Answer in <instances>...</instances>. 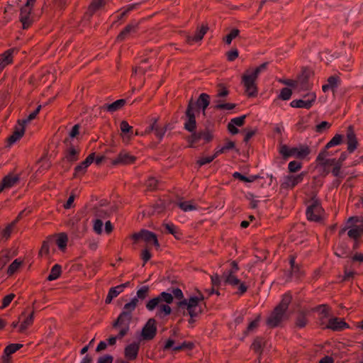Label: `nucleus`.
Masks as SVG:
<instances>
[{"instance_id": "f257e3e1", "label": "nucleus", "mask_w": 363, "mask_h": 363, "mask_svg": "<svg viewBox=\"0 0 363 363\" xmlns=\"http://www.w3.org/2000/svg\"><path fill=\"white\" fill-rule=\"evenodd\" d=\"M170 292L163 291L157 296L150 299L145 305L147 311H152L157 308V315L164 317L172 313V309L169 304L173 302L174 298L183 300L184 295L182 290L179 288H172Z\"/></svg>"}, {"instance_id": "f03ea898", "label": "nucleus", "mask_w": 363, "mask_h": 363, "mask_svg": "<svg viewBox=\"0 0 363 363\" xmlns=\"http://www.w3.org/2000/svg\"><path fill=\"white\" fill-rule=\"evenodd\" d=\"M204 298V296L199 291L197 296H191L189 299L184 298L177 303L179 311H182L184 315H189L190 316L189 320L190 324L195 322L194 318L203 313V308L200 303Z\"/></svg>"}, {"instance_id": "7ed1b4c3", "label": "nucleus", "mask_w": 363, "mask_h": 363, "mask_svg": "<svg viewBox=\"0 0 363 363\" xmlns=\"http://www.w3.org/2000/svg\"><path fill=\"white\" fill-rule=\"evenodd\" d=\"M291 296L284 294L280 303L270 313L266 320V324L269 328L279 327L289 318L288 308L291 301Z\"/></svg>"}, {"instance_id": "20e7f679", "label": "nucleus", "mask_w": 363, "mask_h": 363, "mask_svg": "<svg viewBox=\"0 0 363 363\" xmlns=\"http://www.w3.org/2000/svg\"><path fill=\"white\" fill-rule=\"evenodd\" d=\"M133 309L124 305L122 312L117 319L113 322L112 327L118 330V337L121 340L128 335L130 330V324L133 320Z\"/></svg>"}, {"instance_id": "39448f33", "label": "nucleus", "mask_w": 363, "mask_h": 363, "mask_svg": "<svg viewBox=\"0 0 363 363\" xmlns=\"http://www.w3.org/2000/svg\"><path fill=\"white\" fill-rule=\"evenodd\" d=\"M191 135L186 138L189 147H194V145L201 140H203V144L210 143L214 138L213 130L210 129L208 125H205V128L196 131L190 132Z\"/></svg>"}, {"instance_id": "423d86ee", "label": "nucleus", "mask_w": 363, "mask_h": 363, "mask_svg": "<svg viewBox=\"0 0 363 363\" xmlns=\"http://www.w3.org/2000/svg\"><path fill=\"white\" fill-rule=\"evenodd\" d=\"M279 153L284 160L294 156L297 159L303 160L310 153L311 149L307 145H299L298 147H289L286 145H282L279 149Z\"/></svg>"}, {"instance_id": "0eeeda50", "label": "nucleus", "mask_w": 363, "mask_h": 363, "mask_svg": "<svg viewBox=\"0 0 363 363\" xmlns=\"http://www.w3.org/2000/svg\"><path fill=\"white\" fill-rule=\"evenodd\" d=\"M35 3L36 0H27L26 4L20 9L19 21L22 23L23 29L30 28L34 21L31 13Z\"/></svg>"}, {"instance_id": "6e6552de", "label": "nucleus", "mask_w": 363, "mask_h": 363, "mask_svg": "<svg viewBox=\"0 0 363 363\" xmlns=\"http://www.w3.org/2000/svg\"><path fill=\"white\" fill-rule=\"evenodd\" d=\"M311 201V203L306 209V213L307 218L311 221H320L321 219V213L323 212L321 203L316 196H313Z\"/></svg>"}, {"instance_id": "1a4fd4ad", "label": "nucleus", "mask_w": 363, "mask_h": 363, "mask_svg": "<svg viewBox=\"0 0 363 363\" xmlns=\"http://www.w3.org/2000/svg\"><path fill=\"white\" fill-rule=\"evenodd\" d=\"M130 238L134 240L135 243L142 240L147 245H153L156 248L160 247L157 235L151 231L141 230L140 232L131 235Z\"/></svg>"}, {"instance_id": "9d476101", "label": "nucleus", "mask_w": 363, "mask_h": 363, "mask_svg": "<svg viewBox=\"0 0 363 363\" xmlns=\"http://www.w3.org/2000/svg\"><path fill=\"white\" fill-rule=\"evenodd\" d=\"M195 109H194V100L191 98L189 102L185 111L186 121L184 124V128L188 132H193L196 129V120L195 116Z\"/></svg>"}, {"instance_id": "9b49d317", "label": "nucleus", "mask_w": 363, "mask_h": 363, "mask_svg": "<svg viewBox=\"0 0 363 363\" xmlns=\"http://www.w3.org/2000/svg\"><path fill=\"white\" fill-rule=\"evenodd\" d=\"M222 278L224 279L225 284L233 286H238V291L237 294L241 295L247 291V286L244 282H241L240 280L235 277V273L229 272H224L222 275Z\"/></svg>"}, {"instance_id": "f8f14e48", "label": "nucleus", "mask_w": 363, "mask_h": 363, "mask_svg": "<svg viewBox=\"0 0 363 363\" xmlns=\"http://www.w3.org/2000/svg\"><path fill=\"white\" fill-rule=\"evenodd\" d=\"M157 333L156 320L154 318L147 320L141 330L140 337L143 340H152Z\"/></svg>"}, {"instance_id": "ddd939ff", "label": "nucleus", "mask_w": 363, "mask_h": 363, "mask_svg": "<svg viewBox=\"0 0 363 363\" xmlns=\"http://www.w3.org/2000/svg\"><path fill=\"white\" fill-rule=\"evenodd\" d=\"M306 175V172H302L297 175L289 174L284 177V182L281 184V188L283 189H292L298 184L301 183L304 177Z\"/></svg>"}, {"instance_id": "4468645a", "label": "nucleus", "mask_w": 363, "mask_h": 363, "mask_svg": "<svg viewBox=\"0 0 363 363\" xmlns=\"http://www.w3.org/2000/svg\"><path fill=\"white\" fill-rule=\"evenodd\" d=\"M257 79L245 73L242 77V84L245 88V93L248 97H256L258 94V88L255 83Z\"/></svg>"}, {"instance_id": "2eb2a0df", "label": "nucleus", "mask_w": 363, "mask_h": 363, "mask_svg": "<svg viewBox=\"0 0 363 363\" xmlns=\"http://www.w3.org/2000/svg\"><path fill=\"white\" fill-rule=\"evenodd\" d=\"M150 288L147 286H143L136 292V296L133 298L128 303L125 305L129 308L135 310L140 301H143L149 296Z\"/></svg>"}, {"instance_id": "dca6fc26", "label": "nucleus", "mask_w": 363, "mask_h": 363, "mask_svg": "<svg viewBox=\"0 0 363 363\" xmlns=\"http://www.w3.org/2000/svg\"><path fill=\"white\" fill-rule=\"evenodd\" d=\"M306 99H295L291 101L290 106L293 108L310 109L316 99L315 93H309L303 96Z\"/></svg>"}, {"instance_id": "f3484780", "label": "nucleus", "mask_w": 363, "mask_h": 363, "mask_svg": "<svg viewBox=\"0 0 363 363\" xmlns=\"http://www.w3.org/2000/svg\"><path fill=\"white\" fill-rule=\"evenodd\" d=\"M139 30V23L132 21L128 23L117 35L116 41L123 42L131 34L136 33Z\"/></svg>"}, {"instance_id": "a211bd4d", "label": "nucleus", "mask_w": 363, "mask_h": 363, "mask_svg": "<svg viewBox=\"0 0 363 363\" xmlns=\"http://www.w3.org/2000/svg\"><path fill=\"white\" fill-rule=\"evenodd\" d=\"M136 159L135 156L127 152L122 151L111 161V164L113 166L131 164L135 163Z\"/></svg>"}, {"instance_id": "6ab92c4d", "label": "nucleus", "mask_w": 363, "mask_h": 363, "mask_svg": "<svg viewBox=\"0 0 363 363\" xmlns=\"http://www.w3.org/2000/svg\"><path fill=\"white\" fill-rule=\"evenodd\" d=\"M96 153L91 152L87 157L74 167L73 177H78L79 174L84 175L86 172L87 167L94 162Z\"/></svg>"}, {"instance_id": "aec40b11", "label": "nucleus", "mask_w": 363, "mask_h": 363, "mask_svg": "<svg viewBox=\"0 0 363 363\" xmlns=\"http://www.w3.org/2000/svg\"><path fill=\"white\" fill-rule=\"evenodd\" d=\"M210 104V96L208 94L202 93L199 95L196 101H194V109L195 111L199 112L200 109L202 110L203 116L206 115V110Z\"/></svg>"}, {"instance_id": "412c9836", "label": "nucleus", "mask_w": 363, "mask_h": 363, "mask_svg": "<svg viewBox=\"0 0 363 363\" xmlns=\"http://www.w3.org/2000/svg\"><path fill=\"white\" fill-rule=\"evenodd\" d=\"M80 153L79 148H66L64 150V157L60 161V164H64L65 162L72 164L79 160Z\"/></svg>"}, {"instance_id": "4be33fe9", "label": "nucleus", "mask_w": 363, "mask_h": 363, "mask_svg": "<svg viewBox=\"0 0 363 363\" xmlns=\"http://www.w3.org/2000/svg\"><path fill=\"white\" fill-rule=\"evenodd\" d=\"M347 151L352 153L357 147L358 141L352 125H349L347 129Z\"/></svg>"}, {"instance_id": "5701e85b", "label": "nucleus", "mask_w": 363, "mask_h": 363, "mask_svg": "<svg viewBox=\"0 0 363 363\" xmlns=\"http://www.w3.org/2000/svg\"><path fill=\"white\" fill-rule=\"evenodd\" d=\"M18 123L19 126H15L12 135H10L6 140L9 146L19 140L24 135L25 125L21 122V120L18 121Z\"/></svg>"}, {"instance_id": "b1692460", "label": "nucleus", "mask_w": 363, "mask_h": 363, "mask_svg": "<svg viewBox=\"0 0 363 363\" xmlns=\"http://www.w3.org/2000/svg\"><path fill=\"white\" fill-rule=\"evenodd\" d=\"M329 155V152L325 149H323L319 152L318 155L316 158V162L318 164L324 167L328 166L335 165L337 162L335 158L333 159H326V157Z\"/></svg>"}, {"instance_id": "393cba45", "label": "nucleus", "mask_w": 363, "mask_h": 363, "mask_svg": "<svg viewBox=\"0 0 363 363\" xmlns=\"http://www.w3.org/2000/svg\"><path fill=\"white\" fill-rule=\"evenodd\" d=\"M173 203L172 200L168 197L164 199H159L156 201L155 203L152 206V213H160L164 211L167 208H169L171 204Z\"/></svg>"}, {"instance_id": "a878e982", "label": "nucleus", "mask_w": 363, "mask_h": 363, "mask_svg": "<svg viewBox=\"0 0 363 363\" xmlns=\"http://www.w3.org/2000/svg\"><path fill=\"white\" fill-rule=\"evenodd\" d=\"M125 104L126 100L124 99H121L115 101L111 104H104L100 107V109L113 113L121 109L125 105Z\"/></svg>"}, {"instance_id": "bb28decb", "label": "nucleus", "mask_w": 363, "mask_h": 363, "mask_svg": "<svg viewBox=\"0 0 363 363\" xmlns=\"http://www.w3.org/2000/svg\"><path fill=\"white\" fill-rule=\"evenodd\" d=\"M208 30V26L207 24L202 25L199 29H197L195 32V34L193 36H188L186 38V42L189 44H192L194 43L199 42L201 40L204 36V35Z\"/></svg>"}, {"instance_id": "cd10ccee", "label": "nucleus", "mask_w": 363, "mask_h": 363, "mask_svg": "<svg viewBox=\"0 0 363 363\" xmlns=\"http://www.w3.org/2000/svg\"><path fill=\"white\" fill-rule=\"evenodd\" d=\"M140 345L139 343L133 342L125 347V357L128 360H134L137 358Z\"/></svg>"}, {"instance_id": "c85d7f7f", "label": "nucleus", "mask_w": 363, "mask_h": 363, "mask_svg": "<svg viewBox=\"0 0 363 363\" xmlns=\"http://www.w3.org/2000/svg\"><path fill=\"white\" fill-rule=\"evenodd\" d=\"M16 51L15 48L6 50L3 54L0 55V72L5 67L13 62V54Z\"/></svg>"}, {"instance_id": "c756f323", "label": "nucleus", "mask_w": 363, "mask_h": 363, "mask_svg": "<svg viewBox=\"0 0 363 363\" xmlns=\"http://www.w3.org/2000/svg\"><path fill=\"white\" fill-rule=\"evenodd\" d=\"M105 4V0H93L89 4L86 12L84 13V17H88L89 19L94 13L101 9Z\"/></svg>"}, {"instance_id": "7c9ffc66", "label": "nucleus", "mask_w": 363, "mask_h": 363, "mask_svg": "<svg viewBox=\"0 0 363 363\" xmlns=\"http://www.w3.org/2000/svg\"><path fill=\"white\" fill-rule=\"evenodd\" d=\"M326 328L333 330H340L344 328H349V325L343 320L333 318L329 320Z\"/></svg>"}, {"instance_id": "2f4dec72", "label": "nucleus", "mask_w": 363, "mask_h": 363, "mask_svg": "<svg viewBox=\"0 0 363 363\" xmlns=\"http://www.w3.org/2000/svg\"><path fill=\"white\" fill-rule=\"evenodd\" d=\"M20 181V177L18 174L14 175L13 173H9L5 176L1 182L6 189L11 188L15 186Z\"/></svg>"}, {"instance_id": "473e14b6", "label": "nucleus", "mask_w": 363, "mask_h": 363, "mask_svg": "<svg viewBox=\"0 0 363 363\" xmlns=\"http://www.w3.org/2000/svg\"><path fill=\"white\" fill-rule=\"evenodd\" d=\"M159 120V118H152L151 121H153V124L155 128H154L153 131H155V136L159 139L160 141H161L168 128L169 123H167L163 127H160L157 124V121Z\"/></svg>"}, {"instance_id": "72a5a7b5", "label": "nucleus", "mask_w": 363, "mask_h": 363, "mask_svg": "<svg viewBox=\"0 0 363 363\" xmlns=\"http://www.w3.org/2000/svg\"><path fill=\"white\" fill-rule=\"evenodd\" d=\"M55 242L61 251H65L68 242V236L65 233H60L55 235Z\"/></svg>"}, {"instance_id": "f704fd0d", "label": "nucleus", "mask_w": 363, "mask_h": 363, "mask_svg": "<svg viewBox=\"0 0 363 363\" xmlns=\"http://www.w3.org/2000/svg\"><path fill=\"white\" fill-rule=\"evenodd\" d=\"M21 322L19 326V332L23 333L28 327L32 325L34 320V310H33Z\"/></svg>"}, {"instance_id": "c9c22d12", "label": "nucleus", "mask_w": 363, "mask_h": 363, "mask_svg": "<svg viewBox=\"0 0 363 363\" xmlns=\"http://www.w3.org/2000/svg\"><path fill=\"white\" fill-rule=\"evenodd\" d=\"M173 204L179 206L184 212L194 211L197 209V205L194 204L191 201H181V202H173Z\"/></svg>"}, {"instance_id": "e433bc0d", "label": "nucleus", "mask_w": 363, "mask_h": 363, "mask_svg": "<svg viewBox=\"0 0 363 363\" xmlns=\"http://www.w3.org/2000/svg\"><path fill=\"white\" fill-rule=\"evenodd\" d=\"M313 72L308 67H303L301 74L298 76V79L302 86L306 85L311 74Z\"/></svg>"}, {"instance_id": "4c0bfd02", "label": "nucleus", "mask_w": 363, "mask_h": 363, "mask_svg": "<svg viewBox=\"0 0 363 363\" xmlns=\"http://www.w3.org/2000/svg\"><path fill=\"white\" fill-rule=\"evenodd\" d=\"M345 227H363V217L352 216L349 218Z\"/></svg>"}, {"instance_id": "58836bf2", "label": "nucleus", "mask_w": 363, "mask_h": 363, "mask_svg": "<svg viewBox=\"0 0 363 363\" xmlns=\"http://www.w3.org/2000/svg\"><path fill=\"white\" fill-rule=\"evenodd\" d=\"M62 273V267L60 264H55L51 269L50 274L48 277V281H53L60 277Z\"/></svg>"}, {"instance_id": "ea45409f", "label": "nucleus", "mask_w": 363, "mask_h": 363, "mask_svg": "<svg viewBox=\"0 0 363 363\" xmlns=\"http://www.w3.org/2000/svg\"><path fill=\"white\" fill-rule=\"evenodd\" d=\"M119 288L118 286L115 287H112L109 289L106 298L105 300L106 303L109 304L112 301L113 298L117 297L123 291L121 289H118Z\"/></svg>"}, {"instance_id": "a19ab883", "label": "nucleus", "mask_w": 363, "mask_h": 363, "mask_svg": "<svg viewBox=\"0 0 363 363\" xmlns=\"http://www.w3.org/2000/svg\"><path fill=\"white\" fill-rule=\"evenodd\" d=\"M120 128L122 133L127 135L128 138L133 135V127L130 125L126 121H122L121 122Z\"/></svg>"}, {"instance_id": "79ce46f5", "label": "nucleus", "mask_w": 363, "mask_h": 363, "mask_svg": "<svg viewBox=\"0 0 363 363\" xmlns=\"http://www.w3.org/2000/svg\"><path fill=\"white\" fill-rule=\"evenodd\" d=\"M343 135L340 134H336L335 136L326 144L323 149L328 150V149L335 146L339 145L342 143Z\"/></svg>"}, {"instance_id": "37998d69", "label": "nucleus", "mask_w": 363, "mask_h": 363, "mask_svg": "<svg viewBox=\"0 0 363 363\" xmlns=\"http://www.w3.org/2000/svg\"><path fill=\"white\" fill-rule=\"evenodd\" d=\"M23 262L19 259H15L9 267L7 269V274L9 276L13 275L14 273L17 272L19 267L22 265Z\"/></svg>"}, {"instance_id": "c03bdc74", "label": "nucleus", "mask_w": 363, "mask_h": 363, "mask_svg": "<svg viewBox=\"0 0 363 363\" xmlns=\"http://www.w3.org/2000/svg\"><path fill=\"white\" fill-rule=\"evenodd\" d=\"M240 34V30L238 28H233L230 30V32L225 37L223 38V41L227 45H230L231 42L233 39L237 38Z\"/></svg>"}, {"instance_id": "a18cd8bd", "label": "nucleus", "mask_w": 363, "mask_h": 363, "mask_svg": "<svg viewBox=\"0 0 363 363\" xmlns=\"http://www.w3.org/2000/svg\"><path fill=\"white\" fill-rule=\"evenodd\" d=\"M22 347V344L12 343L6 347L4 353L10 356L11 354H13L14 352H16L17 350H20Z\"/></svg>"}, {"instance_id": "49530a36", "label": "nucleus", "mask_w": 363, "mask_h": 363, "mask_svg": "<svg viewBox=\"0 0 363 363\" xmlns=\"http://www.w3.org/2000/svg\"><path fill=\"white\" fill-rule=\"evenodd\" d=\"M268 64V62H263L259 66L257 67L251 74L247 75L257 79L261 72L267 69Z\"/></svg>"}, {"instance_id": "de8ad7c7", "label": "nucleus", "mask_w": 363, "mask_h": 363, "mask_svg": "<svg viewBox=\"0 0 363 363\" xmlns=\"http://www.w3.org/2000/svg\"><path fill=\"white\" fill-rule=\"evenodd\" d=\"M327 82H328V86L331 88L333 91H334L335 89L337 88V86L340 82V79L337 75H332L328 77Z\"/></svg>"}, {"instance_id": "09e8293b", "label": "nucleus", "mask_w": 363, "mask_h": 363, "mask_svg": "<svg viewBox=\"0 0 363 363\" xmlns=\"http://www.w3.org/2000/svg\"><path fill=\"white\" fill-rule=\"evenodd\" d=\"M217 104L214 106L216 110H232L236 107L235 104L233 103H221L220 101H217Z\"/></svg>"}, {"instance_id": "8fccbe9b", "label": "nucleus", "mask_w": 363, "mask_h": 363, "mask_svg": "<svg viewBox=\"0 0 363 363\" xmlns=\"http://www.w3.org/2000/svg\"><path fill=\"white\" fill-rule=\"evenodd\" d=\"M224 140L225 143L223 146L221 147L224 153H226L231 150H235L237 152H239V150L235 147V143L234 141H232L228 138H225Z\"/></svg>"}, {"instance_id": "3c124183", "label": "nucleus", "mask_w": 363, "mask_h": 363, "mask_svg": "<svg viewBox=\"0 0 363 363\" xmlns=\"http://www.w3.org/2000/svg\"><path fill=\"white\" fill-rule=\"evenodd\" d=\"M292 95V90L288 87H284L281 89L280 94L278 96L279 99L283 101L289 100Z\"/></svg>"}, {"instance_id": "603ef678", "label": "nucleus", "mask_w": 363, "mask_h": 363, "mask_svg": "<svg viewBox=\"0 0 363 363\" xmlns=\"http://www.w3.org/2000/svg\"><path fill=\"white\" fill-rule=\"evenodd\" d=\"M159 181L154 177H150L145 182L147 190L155 191L157 189Z\"/></svg>"}, {"instance_id": "864d4df0", "label": "nucleus", "mask_w": 363, "mask_h": 363, "mask_svg": "<svg viewBox=\"0 0 363 363\" xmlns=\"http://www.w3.org/2000/svg\"><path fill=\"white\" fill-rule=\"evenodd\" d=\"M218 87V93L216 94V97L222 98L227 96L229 94V90L227 89L224 84H218L217 85Z\"/></svg>"}, {"instance_id": "5fc2aeb1", "label": "nucleus", "mask_w": 363, "mask_h": 363, "mask_svg": "<svg viewBox=\"0 0 363 363\" xmlns=\"http://www.w3.org/2000/svg\"><path fill=\"white\" fill-rule=\"evenodd\" d=\"M302 167V163L297 161H291L288 164L289 172L291 173H294L300 170Z\"/></svg>"}, {"instance_id": "6e6d98bb", "label": "nucleus", "mask_w": 363, "mask_h": 363, "mask_svg": "<svg viewBox=\"0 0 363 363\" xmlns=\"http://www.w3.org/2000/svg\"><path fill=\"white\" fill-rule=\"evenodd\" d=\"M94 216L104 221L109 217V213L101 208H96Z\"/></svg>"}, {"instance_id": "4d7b16f0", "label": "nucleus", "mask_w": 363, "mask_h": 363, "mask_svg": "<svg viewBox=\"0 0 363 363\" xmlns=\"http://www.w3.org/2000/svg\"><path fill=\"white\" fill-rule=\"evenodd\" d=\"M347 234L350 238L356 240L363 235V228H350Z\"/></svg>"}, {"instance_id": "13d9d810", "label": "nucleus", "mask_w": 363, "mask_h": 363, "mask_svg": "<svg viewBox=\"0 0 363 363\" xmlns=\"http://www.w3.org/2000/svg\"><path fill=\"white\" fill-rule=\"evenodd\" d=\"M331 127V123L328 121H322L320 123L315 125V130L317 133H322L325 130L329 129Z\"/></svg>"}, {"instance_id": "bf43d9fd", "label": "nucleus", "mask_w": 363, "mask_h": 363, "mask_svg": "<svg viewBox=\"0 0 363 363\" xmlns=\"http://www.w3.org/2000/svg\"><path fill=\"white\" fill-rule=\"evenodd\" d=\"M41 108V105L38 106L35 110L30 113L26 119L22 120L21 122L25 125L26 123L30 122V121L35 119L37 115L39 113Z\"/></svg>"}, {"instance_id": "052dcab7", "label": "nucleus", "mask_w": 363, "mask_h": 363, "mask_svg": "<svg viewBox=\"0 0 363 363\" xmlns=\"http://www.w3.org/2000/svg\"><path fill=\"white\" fill-rule=\"evenodd\" d=\"M227 60L229 62L235 60L239 56V52L237 48H233L226 52Z\"/></svg>"}, {"instance_id": "680f3d73", "label": "nucleus", "mask_w": 363, "mask_h": 363, "mask_svg": "<svg viewBox=\"0 0 363 363\" xmlns=\"http://www.w3.org/2000/svg\"><path fill=\"white\" fill-rule=\"evenodd\" d=\"M193 347H194V344L192 342H184L182 344L174 347L172 348V350L177 352V351H180L182 350H185V349L191 350L193 348Z\"/></svg>"}, {"instance_id": "e2e57ef3", "label": "nucleus", "mask_w": 363, "mask_h": 363, "mask_svg": "<svg viewBox=\"0 0 363 363\" xmlns=\"http://www.w3.org/2000/svg\"><path fill=\"white\" fill-rule=\"evenodd\" d=\"M38 163H43L40 167L39 168L38 171H40V169L42 168L43 170H48L51 167V163L49 162V160L47 159L46 156L42 157L38 161Z\"/></svg>"}, {"instance_id": "0e129e2a", "label": "nucleus", "mask_w": 363, "mask_h": 363, "mask_svg": "<svg viewBox=\"0 0 363 363\" xmlns=\"http://www.w3.org/2000/svg\"><path fill=\"white\" fill-rule=\"evenodd\" d=\"M263 340L262 338L257 337L256 338L253 343L252 344V348L256 352H261V350L262 347Z\"/></svg>"}, {"instance_id": "69168bd1", "label": "nucleus", "mask_w": 363, "mask_h": 363, "mask_svg": "<svg viewBox=\"0 0 363 363\" xmlns=\"http://www.w3.org/2000/svg\"><path fill=\"white\" fill-rule=\"evenodd\" d=\"M246 117L247 115H242L240 117L233 118L230 120V122L233 123L236 126L241 127L244 125Z\"/></svg>"}, {"instance_id": "338daca9", "label": "nucleus", "mask_w": 363, "mask_h": 363, "mask_svg": "<svg viewBox=\"0 0 363 363\" xmlns=\"http://www.w3.org/2000/svg\"><path fill=\"white\" fill-rule=\"evenodd\" d=\"M307 322L308 320L305 315L300 314L296 318V325L299 328H303L306 325Z\"/></svg>"}, {"instance_id": "774afa93", "label": "nucleus", "mask_w": 363, "mask_h": 363, "mask_svg": "<svg viewBox=\"0 0 363 363\" xmlns=\"http://www.w3.org/2000/svg\"><path fill=\"white\" fill-rule=\"evenodd\" d=\"M79 129H80V125L79 124H75L71 129V130L69 133V137L70 139H73L74 138H77V135L79 134Z\"/></svg>"}]
</instances>
